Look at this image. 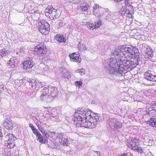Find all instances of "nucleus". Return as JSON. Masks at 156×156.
I'll return each instance as SVG.
<instances>
[{"mask_svg":"<svg viewBox=\"0 0 156 156\" xmlns=\"http://www.w3.org/2000/svg\"><path fill=\"white\" fill-rule=\"evenodd\" d=\"M135 48L129 47L118 48L112 52L111 58L107 60L105 66L110 74L122 76L139 64V55L135 54Z\"/></svg>","mask_w":156,"mask_h":156,"instance_id":"obj_1","label":"nucleus"},{"mask_svg":"<svg viewBox=\"0 0 156 156\" xmlns=\"http://www.w3.org/2000/svg\"><path fill=\"white\" fill-rule=\"evenodd\" d=\"M91 110L82 108L76 110L73 118L74 124L77 127H84L89 129L94 128L99 120V115L91 116Z\"/></svg>","mask_w":156,"mask_h":156,"instance_id":"obj_2","label":"nucleus"},{"mask_svg":"<svg viewBox=\"0 0 156 156\" xmlns=\"http://www.w3.org/2000/svg\"><path fill=\"white\" fill-rule=\"evenodd\" d=\"M40 99L43 101H50L54 99L58 94L57 88L47 86L44 87L41 92Z\"/></svg>","mask_w":156,"mask_h":156,"instance_id":"obj_3","label":"nucleus"},{"mask_svg":"<svg viewBox=\"0 0 156 156\" xmlns=\"http://www.w3.org/2000/svg\"><path fill=\"white\" fill-rule=\"evenodd\" d=\"M47 51L46 45L42 43L36 46L32 51V53L41 56V58H43L45 56Z\"/></svg>","mask_w":156,"mask_h":156,"instance_id":"obj_4","label":"nucleus"},{"mask_svg":"<svg viewBox=\"0 0 156 156\" xmlns=\"http://www.w3.org/2000/svg\"><path fill=\"white\" fill-rule=\"evenodd\" d=\"M49 25L45 20H41L37 24L38 29L40 32L44 35L48 34L49 32Z\"/></svg>","mask_w":156,"mask_h":156,"instance_id":"obj_5","label":"nucleus"},{"mask_svg":"<svg viewBox=\"0 0 156 156\" xmlns=\"http://www.w3.org/2000/svg\"><path fill=\"white\" fill-rule=\"evenodd\" d=\"M7 140L5 141V145L9 148H12L15 146L16 138L11 134H8L5 136Z\"/></svg>","mask_w":156,"mask_h":156,"instance_id":"obj_6","label":"nucleus"},{"mask_svg":"<svg viewBox=\"0 0 156 156\" xmlns=\"http://www.w3.org/2000/svg\"><path fill=\"white\" fill-rule=\"evenodd\" d=\"M139 143V140L138 139H133L131 140V141L129 144V147L134 151L142 153L143 152V149L140 147Z\"/></svg>","mask_w":156,"mask_h":156,"instance_id":"obj_7","label":"nucleus"},{"mask_svg":"<svg viewBox=\"0 0 156 156\" xmlns=\"http://www.w3.org/2000/svg\"><path fill=\"white\" fill-rule=\"evenodd\" d=\"M109 127L112 129L115 130L117 128H120L122 127V124L118 121V120L114 118H110L108 121Z\"/></svg>","mask_w":156,"mask_h":156,"instance_id":"obj_8","label":"nucleus"},{"mask_svg":"<svg viewBox=\"0 0 156 156\" xmlns=\"http://www.w3.org/2000/svg\"><path fill=\"white\" fill-rule=\"evenodd\" d=\"M57 10L54 9L51 6L48 7L45 9V15L51 19H53L55 17H58V16L56 15Z\"/></svg>","mask_w":156,"mask_h":156,"instance_id":"obj_9","label":"nucleus"},{"mask_svg":"<svg viewBox=\"0 0 156 156\" xmlns=\"http://www.w3.org/2000/svg\"><path fill=\"white\" fill-rule=\"evenodd\" d=\"M144 77L147 80L152 81H156V75L154 72L148 71L145 73Z\"/></svg>","mask_w":156,"mask_h":156,"instance_id":"obj_10","label":"nucleus"},{"mask_svg":"<svg viewBox=\"0 0 156 156\" xmlns=\"http://www.w3.org/2000/svg\"><path fill=\"white\" fill-rule=\"evenodd\" d=\"M71 61L80 63L81 60V58L78 52L70 54L69 56Z\"/></svg>","mask_w":156,"mask_h":156,"instance_id":"obj_11","label":"nucleus"},{"mask_svg":"<svg viewBox=\"0 0 156 156\" xmlns=\"http://www.w3.org/2000/svg\"><path fill=\"white\" fill-rule=\"evenodd\" d=\"M105 10L99 5L96 4L93 6V14L97 17H100L102 15V13H99L98 11H105Z\"/></svg>","mask_w":156,"mask_h":156,"instance_id":"obj_12","label":"nucleus"},{"mask_svg":"<svg viewBox=\"0 0 156 156\" xmlns=\"http://www.w3.org/2000/svg\"><path fill=\"white\" fill-rule=\"evenodd\" d=\"M14 125V122L8 119H5L3 122L4 126L8 129H13Z\"/></svg>","mask_w":156,"mask_h":156,"instance_id":"obj_13","label":"nucleus"},{"mask_svg":"<svg viewBox=\"0 0 156 156\" xmlns=\"http://www.w3.org/2000/svg\"><path fill=\"white\" fill-rule=\"evenodd\" d=\"M44 83L43 82L39 83L38 80H32L30 82V85L32 88H35V86H36V87H39L41 85H42Z\"/></svg>","mask_w":156,"mask_h":156,"instance_id":"obj_14","label":"nucleus"},{"mask_svg":"<svg viewBox=\"0 0 156 156\" xmlns=\"http://www.w3.org/2000/svg\"><path fill=\"white\" fill-rule=\"evenodd\" d=\"M153 51L151 48L149 47L146 48V55L145 57L146 58L149 59L151 58L153 56Z\"/></svg>","mask_w":156,"mask_h":156,"instance_id":"obj_15","label":"nucleus"},{"mask_svg":"<svg viewBox=\"0 0 156 156\" xmlns=\"http://www.w3.org/2000/svg\"><path fill=\"white\" fill-rule=\"evenodd\" d=\"M17 64V60L15 57L13 58L8 62L7 66L10 68H14Z\"/></svg>","mask_w":156,"mask_h":156,"instance_id":"obj_16","label":"nucleus"},{"mask_svg":"<svg viewBox=\"0 0 156 156\" xmlns=\"http://www.w3.org/2000/svg\"><path fill=\"white\" fill-rule=\"evenodd\" d=\"M147 124L153 127H156V118H151L149 121L147 122Z\"/></svg>","mask_w":156,"mask_h":156,"instance_id":"obj_17","label":"nucleus"},{"mask_svg":"<svg viewBox=\"0 0 156 156\" xmlns=\"http://www.w3.org/2000/svg\"><path fill=\"white\" fill-rule=\"evenodd\" d=\"M24 62H27V65H29V66L30 69L34 65V63L33 62V59L31 58H27L26 59V61H25Z\"/></svg>","mask_w":156,"mask_h":156,"instance_id":"obj_18","label":"nucleus"},{"mask_svg":"<svg viewBox=\"0 0 156 156\" xmlns=\"http://www.w3.org/2000/svg\"><path fill=\"white\" fill-rule=\"evenodd\" d=\"M10 53V51L7 50L5 48L0 50V55L2 57H3L6 55H8Z\"/></svg>","mask_w":156,"mask_h":156,"instance_id":"obj_19","label":"nucleus"},{"mask_svg":"<svg viewBox=\"0 0 156 156\" xmlns=\"http://www.w3.org/2000/svg\"><path fill=\"white\" fill-rule=\"evenodd\" d=\"M60 143L61 145L63 146H68L70 144L69 141L64 138H62L61 139Z\"/></svg>","mask_w":156,"mask_h":156,"instance_id":"obj_20","label":"nucleus"},{"mask_svg":"<svg viewBox=\"0 0 156 156\" xmlns=\"http://www.w3.org/2000/svg\"><path fill=\"white\" fill-rule=\"evenodd\" d=\"M89 6L87 3H84L81 5L80 8L83 11H86L88 10Z\"/></svg>","mask_w":156,"mask_h":156,"instance_id":"obj_21","label":"nucleus"},{"mask_svg":"<svg viewBox=\"0 0 156 156\" xmlns=\"http://www.w3.org/2000/svg\"><path fill=\"white\" fill-rule=\"evenodd\" d=\"M22 65V66L21 67L23 69L25 70L27 72L30 71V69L29 66V65H27L26 62H24L21 64V65Z\"/></svg>","mask_w":156,"mask_h":156,"instance_id":"obj_22","label":"nucleus"},{"mask_svg":"<svg viewBox=\"0 0 156 156\" xmlns=\"http://www.w3.org/2000/svg\"><path fill=\"white\" fill-rule=\"evenodd\" d=\"M39 141L40 143H46L48 142V140L47 139H46L45 137L44 136L40 137L38 138Z\"/></svg>","mask_w":156,"mask_h":156,"instance_id":"obj_23","label":"nucleus"},{"mask_svg":"<svg viewBox=\"0 0 156 156\" xmlns=\"http://www.w3.org/2000/svg\"><path fill=\"white\" fill-rule=\"evenodd\" d=\"M85 70L83 68L80 69L76 71V73H79L81 76L84 75L85 74Z\"/></svg>","mask_w":156,"mask_h":156,"instance_id":"obj_24","label":"nucleus"},{"mask_svg":"<svg viewBox=\"0 0 156 156\" xmlns=\"http://www.w3.org/2000/svg\"><path fill=\"white\" fill-rule=\"evenodd\" d=\"M78 47L79 48L81 51L86 50V49L85 46L82 44L80 42L78 44Z\"/></svg>","mask_w":156,"mask_h":156,"instance_id":"obj_25","label":"nucleus"},{"mask_svg":"<svg viewBox=\"0 0 156 156\" xmlns=\"http://www.w3.org/2000/svg\"><path fill=\"white\" fill-rule=\"evenodd\" d=\"M101 22L100 21H96L94 24L95 29L98 28L101 25Z\"/></svg>","mask_w":156,"mask_h":156,"instance_id":"obj_26","label":"nucleus"},{"mask_svg":"<svg viewBox=\"0 0 156 156\" xmlns=\"http://www.w3.org/2000/svg\"><path fill=\"white\" fill-rule=\"evenodd\" d=\"M75 84L76 87H78V88H80V87L82 86L83 83L81 81H76L75 82Z\"/></svg>","mask_w":156,"mask_h":156,"instance_id":"obj_27","label":"nucleus"},{"mask_svg":"<svg viewBox=\"0 0 156 156\" xmlns=\"http://www.w3.org/2000/svg\"><path fill=\"white\" fill-rule=\"evenodd\" d=\"M94 23H90L88 24L87 27L90 30H94L95 29Z\"/></svg>","mask_w":156,"mask_h":156,"instance_id":"obj_28","label":"nucleus"},{"mask_svg":"<svg viewBox=\"0 0 156 156\" xmlns=\"http://www.w3.org/2000/svg\"><path fill=\"white\" fill-rule=\"evenodd\" d=\"M119 13L122 16L125 15L126 12V10L125 8H122L119 11Z\"/></svg>","mask_w":156,"mask_h":156,"instance_id":"obj_29","label":"nucleus"},{"mask_svg":"<svg viewBox=\"0 0 156 156\" xmlns=\"http://www.w3.org/2000/svg\"><path fill=\"white\" fill-rule=\"evenodd\" d=\"M59 40L58 41L60 42H65L66 38H65L63 36H59Z\"/></svg>","mask_w":156,"mask_h":156,"instance_id":"obj_30","label":"nucleus"},{"mask_svg":"<svg viewBox=\"0 0 156 156\" xmlns=\"http://www.w3.org/2000/svg\"><path fill=\"white\" fill-rule=\"evenodd\" d=\"M113 16V14H109L106 16L105 18L106 20L110 19H111L112 18Z\"/></svg>","mask_w":156,"mask_h":156,"instance_id":"obj_31","label":"nucleus"},{"mask_svg":"<svg viewBox=\"0 0 156 156\" xmlns=\"http://www.w3.org/2000/svg\"><path fill=\"white\" fill-rule=\"evenodd\" d=\"M63 133H59L58 135L57 136V139H60L61 138H62L63 137Z\"/></svg>","mask_w":156,"mask_h":156,"instance_id":"obj_32","label":"nucleus"},{"mask_svg":"<svg viewBox=\"0 0 156 156\" xmlns=\"http://www.w3.org/2000/svg\"><path fill=\"white\" fill-rule=\"evenodd\" d=\"M43 135H44L43 136L48 139L49 137V135L46 132Z\"/></svg>","mask_w":156,"mask_h":156,"instance_id":"obj_33","label":"nucleus"},{"mask_svg":"<svg viewBox=\"0 0 156 156\" xmlns=\"http://www.w3.org/2000/svg\"><path fill=\"white\" fill-rule=\"evenodd\" d=\"M94 151L97 154V156H101V152L99 151Z\"/></svg>","mask_w":156,"mask_h":156,"instance_id":"obj_34","label":"nucleus"},{"mask_svg":"<svg viewBox=\"0 0 156 156\" xmlns=\"http://www.w3.org/2000/svg\"><path fill=\"white\" fill-rule=\"evenodd\" d=\"M32 130L35 134H36V133H37V132L38 131V130L35 128L32 129Z\"/></svg>","mask_w":156,"mask_h":156,"instance_id":"obj_35","label":"nucleus"},{"mask_svg":"<svg viewBox=\"0 0 156 156\" xmlns=\"http://www.w3.org/2000/svg\"><path fill=\"white\" fill-rule=\"evenodd\" d=\"M37 136L38 138H39L40 137H41V134L39 132H37V133H36V134H35Z\"/></svg>","mask_w":156,"mask_h":156,"instance_id":"obj_36","label":"nucleus"},{"mask_svg":"<svg viewBox=\"0 0 156 156\" xmlns=\"http://www.w3.org/2000/svg\"><path fill=\"white\" fill-rule=\"evenodd\" d=\"M59 36L58 35H57L55 37V40L58 41L59 40Z\"/></svg>","mask_w":156,"mask_h":156,"instance_id":"obj_37","label":"nucleus"},{"mask_svg":"<svg viewBox=\"0 0 156 156\" xmlns=\"http://www.w3.org/2000/svg\"><path fill=\"white\" fill-rule=\"evenodd\" d=\"M29 126L31 128V129H32L35 128L34 125L31 123H30L29 124Z\"/></svg>","mask_w":156,"mask_h":156,"instance_id":"obj_38","label":"nucleus"},{"mask_svg":"<svg viewBox=\"0 0 156 156\" xmlns=\"http://www.w3.org/2000/svg\"><path fill=\"white\" fill-rule=\"evenodd\" d=\"M40 131L43 134L44 133L46 132L43 128L42 129H41V130H40Z\"/></svg>","mask_w":156,"mask_h":156,"instance_id":"obj_39","label":"nucleus"},{"mask_svg":"<svg viewBox=\"0 0 156 156\" xmlns=\"http://www.w3.org/2000/svg\"><path fill=\"white\" fill-rule=\"evenodd\" d=\"M80 1V0H76V1H73V3H78V2H79Z\"/></svg>","mask_w":156,"mask_h":156,"instance_id":"obj_40","label":"nucleus"},{"mask_svg":"<svg viewBox=\"0 0 156 156\" xmlns=\"http://www.w3.org/2000/svg\"><path fill=\"white\" fill-rule=\"evenodd\" d=\"M3 86H0V92H2V91L3 90Z\"/></svg>","mask_w":156,"mask_h":156,"instance_id":"obj_41","label":"nucleus"},{"mask_svg":"<svg viewBox=\"0 0 156 156\" xmlns=\"http://www.w3.org/2000/svg\"><path fill=\"white\" fill-rule=\"evenodd\" d=\"M125 3L126 5H127L129 3L128 0H125Z\"/></svg>","mask_w":156,"mask_h":156,"instance_id":"obj_42","label":"nucleus"},{"mask_svg":"<svg viewBox=\"0 0 156 156\" xmlns=\"http://www.w3.org/2000/svg\"><path fill=\"white\" fill-rule=\"evenodd\" d=\"M38 127V129L40 130H41V129H42L43 128L41 126V125H40V126H39Z\"/></svg>","mask_w":156,"mask_h":156,"instance_id":"obj_43","label":"nucleus"},{"mask_svg":"<svg viewBox=\"0 0 156 156\" xmlns=\"http://www.w3.org/2000/svg\"><path fill=\"white\" fill-rule=\"evenodd\" d=\"M122 0H113L114 1L116 2H119L121 1Z\"/></svg>","mask_w":156,"mask_h":156,"instance_id":"obj_44","label":"nucleus"},{"mask_svg":"<svg viewBox=\"0 0 156 156\" xmlns=\"http://www.w3.org/2000/svg\"><path fill=\"white\" fill-rule=\"evenodd\" d=\"M32 94L31 95V94H30V95H31V97H33L34 95H35V92H32Z\"/></svg>","mask_w":156,"mask_h":156,"instance_id":"obj_45","label":"nucleus"},{"mask_svg":"<svg viewBox=\"0 0 156 156\" xmlns=\"http://www.w3.org/2000/svg\"><path fill=\"white\" fill-rule=\"evenodd\" d=\"M32 94L31 95V94H30V95H31V97H33L34 95H35V92H32Z\"/></svg>","mask_w":156,"mask_h":156,"instance_id":"obj_46","label":"nucleus"},{"mask_svg":"<svg viewBox=\"0 0 156 156\" xmlns=\"http://www.w3.org/2000/svg\"><path fill=\"white\" fill-rule=\"evenodd\" d=\"M127 14L129 15L128 16H131V17L132 16V14H130L129 12Z\"/></svg>","mask_w":156,"mask_h":156,"instance_id":"obj_47","label":"nucleus"},{"mask_svg":"<svg viewBox=\"0 0 156 156\" xmlns=\"http://www.w3.org/2000/svg\"><path fill=\"white\" fill-rule=\"evenodd\" d=\"M105 11H102L101 12V11H98V12L101 13H102V15L101 16H103V13Z\"/></svg>","mask_w":156,"mask_h":156,"instance_id":"obj_48","label":"nucleus"},{"mask_svg":"<svg viewBox=\"0 0 156 156\" xmlns=\"http://www.w3.org/2000/svg\"><path fill=\"white\" fill-rule=\"evenodd\" d=\"M37 126V127H38L39 126H40V124H39V123H37V124H36Z\"/></svg>","mask_w":156,"mask_h":156,"instance_id":"obj_49","label":"nucleus"},{"mask_svg":"<svg viewBox=\"0 0 156 156\" xmlns=\"http://www.w3.org/2000/svg\"><path fill=\"white\" fill-rule=\"evenodd\" d=\"M0 86H3V85H2V83L0 81Z\"/></svg>","mask_w":156,"mask_h":156,"instance_id":"obj_50","label":"nucleus"},{"mask_svg":"<svg viewBox=\"0 0 156 156\" xmlns=\"http://www.w3.org/2000/svg\"><path fill=\"white\" fill-rule=\"evenodd\" d=\"M62 76L63 77H65L66 76L65 75V74H63L62 75Z\"/></svg>","mask_w":156,"mask_h":156,"instance_id":"obj_51","label":"nucleus"},{"mask_svg":"<svg viewBox=\"0 0 156 156\" xmlns=\"http://www.w3.org/2000/svg\"><path fill=\"white\" fill-rule=\"evenodd\" d=\"M69 1L70 2H72L73 1L72 0H69Z\"/></svg>","mask_w":156,"mask_h":156,"instance_id":"obj_52","label":"nucleus"},{"mask_svg":"<svg viewBox=\"0 0 156 156\" xmlns=\"http://www.w3.org/2000/svg\"><path fill=\"white\" fill-rule=\"evenodd\" d=\"M18 151H16V152H15L16 153H18Z\"/></svg>","mask_w":156,"mask_h":156,"instance_id":"obj_53","label":"nucleus"},{"mask_svg":"<svg viewBox=\"0 0 156 156\" xmlns=\"http://www.w3.org/2000/svg\"><path fill=\"white\" fill-rule=\"evenodd\" d=\"M148 115V114H145V115Z\"/></svg>","mask_w":156,"mask_h":156,"instance_id":"obj_54","label":"nucleus"},{"mask_svg":"<svg viewBox=\"0 0 156 156\" xmlns=\"http://www.w3.org/2000/svg\"><path fill=\"white\" fill-rule=\"evenodd\" d=\"M15 156H17V155H16V154H15Z\"/></svg>","mask_w":156,"mask_h":156,"instance_id":"obj_55","label":"nucleus"}]
</instances>
